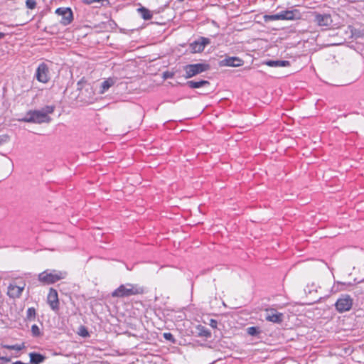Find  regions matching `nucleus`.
Wrapping results in <instances>:
<instances>
[{
    "mask_svg": "<svg viewBox=\"0 0 364 364\" xmlns=\"http://www.w3.org/2000/svg\"><path fill=\"white\" fill-rule=\"evenodd\" d=\"M279 14L280 20H293L296 18L295 11H282Z\"/></svg>",
    "mask_w": 364,
    "mask_h": 364,
    "instance_id": "18",
    "label": "nucleus"
},
{
    "mask_svg": "<svg viewBox=\"0 0 364 364\" xmlns=\"http://www.w3.org/2000/svg\"><path fill=\"white\" fill-rule=\"evenodd\" d=\"M31 331H32V334L34 336H38L40 334H41V331H40V328L39 327L34 324L31 326Z\"/></svg>",
    "mask_w": 364,
    "mask_h": 364,
    "instance_id": "25",
    "label": "nucleus"
},
{
    "mask_svg": "<svg viewBox=\"0 0 364 364\" xmlns=\"http://www.w3.org/2000/svg\"><path fill=\"white\" fill-rule=\"evenodd\" d=\"M55 13L62 16L60 23L64 26L70 24L73 19V12L69 8H58Z\"/></svg>",
    "mask_w": 364,
    "mask_h": 364,
    "instance_id": "9",
    "label": "nucleus"
},
{
    "mask_svg": "<svg viewBox=\"0 0 364 364\" xmlns=\"http://www.w3.org/2000/svg\"><path fill=\"white\" fill-rule=\"evenodd\" d=\"M4 35H5V34H4V33H0V39H1V38H3V37L4 36Z\"/></svg>",
    "mask_w": 364,
    "mask_h": 364,
    "instance_id": "32",
    "label": "nucleus"
},
{
    "mask_svg": "<svg viewBox=\"0 0 364 364\" xmlns=\"http://www.w3.org/2000/svg\"><path fill=\"white\" fill-rule=\"evenodd\" d=\"M210 325L213 327V328H216L217 327V321L215 320H213V319H211L210 320Z\"/></svg>",
    "mask_w": 364,
    "mask_h": 364,
    "instance_id": "29",
    "label": "nucleus"
},
{
    "mask_svg": "<svg viewBox=\"0 0 364 364\" xmlns=\"http://www.w3.org/2000/svg\"><path fill=\"white\" fill-rule=\"evenodd\" d=\"M264 64L269 67H287L290 65L287 60H267Z\"/></svg>",
    "mask_w": 364,
    "mask_h": 364,
    "instance_id": "17",
    "label": "nucleus"
},
{
    "mask_svg": "<svg viewBox=\"0 0 364 364\" xmlns=\"http://www.w3.org/2000/svg\"><path fill=\"white\" fill-rule=\"evenodd\" d=\"M247 332L250 336H257L260 333V330L258 327L251 326L247 328Z\"/></svg>",
    "mask_w": 364,
    "mask_h": 364,
    "instance_id": "21",
    "label": "nucleus"
},
{
    "mask_svg": "<svg viewBox=\"0 0 364 364\" xmlns=\"http://www.w3.org/2000/svg\"><path fill=\"white\" fill-rule=\"evenodd\" d=\"M23 289L24 286L21 287L11 284L8 287V295L12 298H18L21 296Z\"/></svg>",
    "mask_w": 364,
    "mask_h": 364,
    "instance_id": "13",
    "label": "nucleus"
},
{
    "mask_svg": "<svg viewBox=\"0 0 364 364\" xmlns=\"http://www.w3.org/2000/svg\"><path fill=\"white\" fill-rule=\"evenodd\" d=\"M264 19L265 21L280 20L279 14H274V15H265L264 16Z\"/></svg>",
    "mask_w": 364,
    "mask_h": 364,
    "instance_id": "22",
    "label": "nucleus"
},
{
    "mask_svg": "<svg viewBox=\"0 0 364 364\" xmlns=\"http://www.w3.org/2000/svg\"><path fill=\"white\" fill-rule=\"evenodd\" d=\"M183 69L186 73L184 77L188 79L208 70L209 65L203 63L191 64L186 65Z\"/></svg>",
    "mask_w": 364,
    "mask_h": 364,
    "instance_id": "4",
    "label": "nucleus"
},
{
    "mask_svg": "<svg viewBox=\"0 0 364 364\" xmlns=\"http://www.w3.org/2000/svg\"><path fill=\"white\" fill-rule=\"evenodd\" d=\"M23 344H16V345H13V346H6V348L7 349H9V350H21V349H23Z\"/></svg>",
    "mask_w": 364,
    "mask_h": 364,
    "instance_id": "27",
    "label": "nucleus"
},
{
    "mask_svg": "<svg viewBox=\"0 0 364 364\" xmlns=\"http://www.w3.org/2000/svg\"><path fill=\"white\" fill-rule=\"evenodd\" d=\"M47 301L53 310L58 309L59 300L56 290L53 288L50 289L47 296Z\"/></svg>",
    "mask_w": 364,
    "mask_h": 364,
    "instance_id": "10",
    "label": "nucleus"
},
{
    "mask_svg": "<svg viewBox=\"0 0 364 364\" xmlns=\"http://www.w3.org/2000/svg\"><path fill=\"white\" fill-rule=\"evenodd\" d=\"M141 291L132 284L120 285L112 293L113 297H127L132 295L139 294Z\"/></svg>",
    "mask_w": 364,
    "mask_h": 364,
    "instance_id": "2",
    "label": "nucleus"
},
{
    "mask_svg": "<svg viewBox=\"0 0 364 364\" xmlns=\"http://www.w3.org/2000/svg\"><path fill=\"white\" fill-rule=\"evenodd\" d=\"M35 315H36V310L34 308H29L27 310V318L28 319L33 318L35 317Z\"/></svg>",
    "mask_w": 364,
    "mask_h": 364,
    "instance_id": "26",
    "label": "nucleus"
},
{
    "mask_svg": "<svg viewBox=\"0 0 364 364\" xmlns=\"http://www.w3.org/2000/svg\"><path fill=\"white\" fill-rule=\"evenodd\" d=\"M283 315L275 309L267 310L265 318L273 323H280L282 321Z\"/></svg>",
    "mask_w": 364,
    "mask_h": 364,
    "instance_id": "11",
    "label": "nucleus"
},
{
    "mask_svg": "<svg viewBox=\"0 0 364 364\" xmlns=\"http://www.w3.org/2000/svg\"><path fill=\"white\" fill-rule=\"evenodd\" d=\"M46 109L47 110L46 113H47L48 115V114L52 113L53 112V107H48Z\"/></svg>",
    "mask_w": 364,
    "mask_h": 364,
    "instance_id": "31",
    "label": "nucleus"
},
{
    "mask_svg": "<svg viewBox=\"0 0 364 364\" xmlns=\"http://www.w3.org/2000/svg\"><path fill=\"white\" fill-rule=\"evenodd\" d=\"M335 306L340 313L348 311L353 306V299L349 295L343 294L337 300Z\"/></svg>",
    "mask_w": 364,
    "mask_h": 364,
    "instance_id": "6",
    "label": "nucleus"
},
{
    "mask_svg": "<svg viewBox=\"0 0 364 364\" xmlns=\"http://www.w3.org/2000/svg\"><path fill=\"white\" fill-rule=\"evenodd\" d=\"M65 271L46 270L38 274V280L43 284H51L66 277Z\"/></svg>",
    "mask_w": 364,
    "mask_h": 364,
    "instance_id": "1",
    "label": "nucleus"
},
{
    "mask_svg": "<svg viewBox=\"0 0 364 364\" xmlns=\"http://www.w3.org/2000/svg\"><path fill=\"white\" fill-rule=\"evenodd\" d=\"M21 120L26 122L41 124L43 122H49L50 121V117L47 114V113L43 112L34 111L29 112L28 114V117Z\"/></svg>",
    "mask_w": 364,
    "mask_h": 364,
    "instance_id": "5",
    "label": "nucleus"
},
{
    "mask_svg": "<svg viewBox=\"0 0 364 364\" xmlns=\"http://www.w3.org/2000/svg\"><path fill=\"white\" fill-rule=\"evenodd\" d=\"M199 335L205 338H209L210 336V332L204 327H202L200 329Z\"/></svg>",
    "mask_w": 364,
    "mask_h": 364,
    "instance_id": "23",
    "label": "nucleus"
},
{
    "mask_svg": "<svg viewBox=\"0 0 364 364\" xmlns=\"http://www.w3.org/2000/svg\"><path fill=\"white\" fill-rule=\"evenodd\" d=\"M173 77V74L172 73H170L168 72H166L164 73V78H168V77Z\"/></svg>",
    "mask_w": 364,
    "mask_h": 364,
    "instance_id": "30",
    "label": "nucleus"
},
{
    "mask_svg": "<svg viewBox=\"0 0 364 364\" xmlns=\"http://www.w3.org/2000/svg\"><path fill=\"white\" fill-rule=\"evenodd\" d=\"M140 12L142 18L145 20H149L152 18V14L149 10L144 7H141L138 9Z\"/></svg>",
    "mask_w": 364,
    "mask_h": 364,
    "instance_id": "20",
    "label": "nucleus"
},
{
    "mask_svg": "<svg viewBox=\"0 0 364 364\" xmlns=\"http://www.w3.org/2000/svg\"><path fill=\"white\" fill-rule=\"evenodd\" d=\"M187 85L191 88H199L205 85H209V82L206 80H200L198 82L191 80L187 82Z\"/></svg>",
    "mask_w": 364,
    "mask_h": 364,
    "instance_id": "19",
    "label": "nucleus"
},
{
    "mask_svg": "<svg viewBox=\"0 0 364 364\" xmlns=\"http://www.w3.org/2000/svg\"><path fill=\"white\" fill-rule=\"evenodd\" d=\"M210 41L205 38H201L199 41H195L191 44L193 53H200L204 50L205 46L208 44Z\"/></svg>",
    "mask_w": 364,
    "mask_h": 364,
    "instance_id": "12",
    "label": "nucleus"
},
{
    "mask_svg": "<svg viewBox=\"0 0 364 364\" xmlns=\"http://www.w3.org/2000/svg\"><path fill=\"white\" fill-rule=\"evenodd\" d=\"M31 364H40L46 360V357L38 353H30L28 354Z\"/></svg>",
    "mask_w": 364,
    "mask_h": 364,
    "instance_id": "15",
    "label": "nucleus"
},
{
    "mask_svg": "<svg viewBox=\"0 0 364 364\" xmlns=\"http://www.w3.org/2000/svg\"><path fill=\"white\" fill-rule=\"evenodd\" d=\"M116 80L113 78H108L104 80L100 85V92L101 94L105 93L109 87L114 85Z\"/></svg>",
    "mask_w": 364,
    "mask_h": 364,
    "instance_id": "16",
    "label": "nucleus"
},
{
    "mask_svg": "<svg viewBox=\"0 0 364 364\" xmlns=\"http://www.w3.org/2000/svg\"><path fill=\"white\" fill-rule=\"evenodd\" d=\"M223 65L231 67H238L242 65V60L237 57H230L223 61Z\"/></svg>",
    "mask_w": 364,
    "mask_h": 364,
    "instance_id": "14",
    "label": "nucleus"
},
{
    "mask_svg": "<svg viewBox=\"0 0 364 364\" xmlns=\"http://www.w3.org/2000/svg\"><path fill=\"white\" fill-rule=\"evenodd\" d=\"M314 22L321 27H329L331 26L333 20L331 16L328 14H314Z\"/></svg>",
    "mask_w": 364,
    "mask_h": 364,
    "instance_id": "7",
    "label": "nucleus"
},
{
    "mask_svg": "<svg viewBox=\"0 0 364 364\" xmlns=\"http://www.w3.org/2000/svg\"><path fill=\"white\" fill-rule=\"evenodd\" d=\"M36 76L37 80L43 83H46L49 80V70L48 67L45 63H41L37 70Z\"/></svg>",
    "mask_w": 364,
    "mask_h": 364,
    "instance_id": "8",
    "label": "nucleus"
},
{
    "mask_svg": "<svg viewBox=\"0 0 364 364\" xmlns=\"http://www.w3.org/2000/svg\"><path fill=\"white\" fill-rule=\"evenodd\" d=\"M26 7L29 9H34L36 6V2L35 0H26Z\"/></svg>",
    "mask_w": 364,
    "mask_h": 364,
    "instance_id": "24",
    "label": "nucleus"
},
{
    "mask_svg": "<svg viewBox=\"0 0 364 364\" xmlns=\"http://www.w3.org/2000/svg\"><path fill=\"white\" fill-rule=\"evenodd\" d=\"M77 90H80L79 97L82 101L89 102L93 98L94 92L92 86L83 80L77 83Z\"/></svg>",
    "mask_w": 364,
    "mask_h": 364,
    "instance_id": "3",
    "label": "nucleus"
},
{
    "mask_svg": "<svg viewBox=\"0 0 364 364\" xmlns=\"http://www.w3.org/2000/svg\"><path fill=\"white\" fill-rule=\"evenodd\" d=\"M164 337L166 339V340H168V341H173V336L171 333H164Z\"/></svg>",
    "mask_w": 364,
    "mask_h": 364,
    "instance_id": "28",
    "label": "nucleus"
}]
</instances>
